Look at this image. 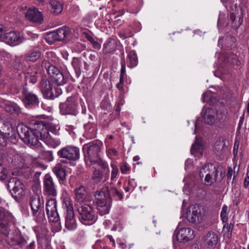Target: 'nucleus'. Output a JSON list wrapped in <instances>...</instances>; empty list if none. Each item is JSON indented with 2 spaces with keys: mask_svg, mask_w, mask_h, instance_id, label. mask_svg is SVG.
I'll return each instance as SVG.
<instances>
[{
  "mask_svg": "<svg viewBox=\"0 0 249 249\" xmlns=\"http://www.w3.org/2000/svg\"><path fill=\"white\" fill-rule=\"evenodd\" d=\"M14 68L23 71L24 77L26 82L35 84L39 78H41V71L39 67L36 65H28L27 61L23 59H16Z\"/></svg>",
  "mask_w": 249,
  "mask_h": 249,
  "instance_id": "obj_1",
  "label": "nucleus"
},
{
  "mask_svg": "<svg viewBox=\"0 0 249 249\" xmlns=\"http://www.w3.org/2000/svg\"><path fill=\"white\" fill-rule=\"evenodd\" d=\"M34 130L33 134L38 137V141L39 140L42 141L47 145L52 148H55L60 145V140L50 136L47 127L42 122L36 124Z\"/></svg>",
  "mask_w": 249,
  "mask_h": 249,
  "instance_id": "obj_2",
  "label": "nucleus"
},
{
  "mask_svg": "<svg viewBox=\"0 0 249 249\" xmlns=\"http://www.w3.org/2000/svg\"><path fill=\"white\" fill-rule=\"evenodd\" d=\"M61 115L76 116L79 113L78 98L77 95H72L67 98V100L60 103L59 105Z\"/></svg>",
  "mask_w": 249,
  "mask_h": 249,
  "instance_id": "obj_3",
  "label": "nucleus"
},
{
  "mask_svg": "<svg viewBox=\"0 0 249 249\" xmlns=\"http://www.w3.org/2000/svg\"><path fill=\"white\" fill-rule=\"evenodd\" d=\"M102 143L99 141L93 142L83 146L85 161L87 165L99 157V152Z\"/></svg>",
  "mask_w": 249,
  "mask_h": 249,
  "instance_id": "obj_4",
  "label": "nucleus"
},
{
  "mask_svg": "<svg viewBox=\"0 0 249 249\" xmlns=\"http://www.w3.org/2000/svg\"><path fill=\"white\" fill-rule=\"evenodd\" d=\"M77 211L80 221L84 225H89L96 220L94 211L91 205L87 203H81L78 206Z\"/></svg>",
  "mask_w": 249,
  "mask_h": 249,
  "instance_id": "obj_5",
  "label": "nucleus"
},
{
  "mask_svg": "<svg viewBox=\"0 0 249 249\" xmlns=\"http://www.w3.org/2000/svg\"><path fill=\"white\" fill-rule=\"evenodd\" d=\"M60 158L63 159L60 161L64 163H71L80 158V150L79 148L72 145L66 146L57 152Z\"/></svg>",
  "mask_w": 249,
  "mask_h": 249,
  "instance_id": "obj_6",
  "label": "nucleus"
},
{
  "mask_svg": "<svg viewBox=\"0 0 249 249\" xmlns=\"http://www.w3.org/2000/svg\"><path fill=\"white\" fill-rule=\"evenodd\" d=\"M96 208L101 215L108 213L110 208V199L107 198L105 192L99 190L94 194Z\"/></svg>",
  "mask_w": 249,
  "mask_h": 249,
  "instance_id": "obj_7",
  "label": "nucleus"
},
{
  "mask_svg": "<svg viewBox=\"0 0 249 249\" xmlns=\"http://www.w3.org/2000/svg\"><path fill=\"white\" fill-rule=\"evenodd\" d=\"M40 122L35 124L33 127L29 129L28 127L24 126H19L18 128V132L20 138L23 140L25 143L30 146L38 145V137L33 134L35 125Z\"/></svg>",
  "mask_w": 249,
  "mask_h": 249,
  "instance_id": "obj_8",
  "label": "nucleus"
},
{
  "mask_svg": "<svg viewBox=\"0 0 249 249\" xmlns=\"http://www.w3.org/2000/svg\"><path fill=\"white\" fill-rule=\"evenodd\" d=\"M1 234L7 237L10 231L9 223L13 222L14 217L9 210L3 207L4 205L8 206V203L1 201Z\"/></svg>",
  "mask_w": 249,
  "mask_h": 249,
  "instance_id": "obj_9",
  "label": "nucleus"
},
{
  "mask_svg": "<svg viewBox=\"0 0 249 249\" xmlns=\"http://www.w3.org/2000/svg\"><path fill=\"white\" fill-rule=\"evenodd\" d=\"M6 187L14 197L20 198L24 195V185L16 178L10 179Z\"/></svg>",
  "mask_w": 249,
  "mask_h": 249,
  "instance_id": "obj_10",
  "label": "nucleus"
},
{
  "mask_svg": "<svg viewBox=\"0 0 249 249\" xmlns=\"http://www.w3.org/2000/svg\"><path fill=\"white\" fill-rule=\"evenodd\" d=\"M35 160V159L27 153L15 154L12 159L13 166L16 168H27Z\"/></svg>",
  "mask_w": 249,
  "mask_h": 249,
  "instance_id": "obj_11",
  "label": "nucleus"
},
{
  "mask_svg": "<svg viewBox=\"0 0 249 249\" xmlns=\"http://www.w3.org/2000/svg\"><path fill=\"white\" fill-rule=\"evenodd\" d=\"M21 100L26 108H33L38 105L37 96L24 87L21 92Z\"/></svg>",
  "mask_w": 249,
  "mask_h": 249,
  "instance_id": "obj_12",
  "label": "nucleus"
},
{
  "mask_svg": "<svg viewBox=\"0 0 249 249\" xmlns=\"http://www.w3.org/2000/svg\"><path fill=\"white\" fill-rule=\"evenodd\" d=\"M38 88L41 91L44 97L47 99L53 100L58 96V94H54L52 86L46 75L41 76Z\"/></svg>",
  "mask_w": 249,
  "mask_h": 249,
  "instance_id": "obj_13",
  "label": "nucleus"
},
{
  "mask_svg": "<svg viewBox=\"0 0 249 249\" xmlns=\"http://www.w3.org/2000/svg\"><path fill=\"white\" fill-rule=\"evenodd\" d=\"M194 231L190 228H181L178 231L176 230L173 235V240L179 242H187L192 240L194 237Z\"/></svg>",
  "mask_w": 249,
  "mask_h": 249,
  "instance_id": "obj_14",
  "label": "nucleus"
},
{
  "mask_svg": "<svg viewBox=\"0 0 249 249\" xmlns=\"http://www.w3.org/2000/svg\"><path fill=\"white\" fill-rule=\"evenodd\" d=\"M13 120L10 118L7 119L3 122L2 131H1V137H2L3 146L7 144V139L13 137L15 134V128L13 125Z\"/></svg>",
  "mask_w": 249,
  "mask_h": 249,
  "instance_id": "obj_15",
  "label": "nucleus"
},
{
  "mask_svg": "<svg viewBox=\"0 0 249 249\" xmlns=\"http://www.w3.org/2000/svg\"><path fill=\"white\" fill-rule=\"evenodd\" d=\"M47 71L53 82L58 85H63L67 83V79L64 77L62 72L55 66H49Z\"/></svg>",
  "mask_w": 249,
  "mask_h": 249,
  "instance_id": "obj_16",
  "label": "nucleus"
},
{
  "mask_svg": "<svg viewBox=\"0 0 249 249\" xmlns=\"http://www.w3.org/2000/svg\"><path fill=\"white\" fill-rule=\"evenodd\" d=\"M186 217L190 222L199 223L202 219L200 207L198 205H192L188 209Z\"/></svg>",
  "mask_w": 249,
  "mask_h": 249,
  "instance_id": "obj_17",
  "label": "nucleus"
},
{
  "mask_svg": "<svg viewBox=\"0 0 249 249\" xmlns=\"http://www.w3.org/2000/svg\"><path fill=\"white\" fill-rule=\"evenodd\" d=\"M57 186L52 177L46 174L43 178V189L45 193L49 196H55L57 195Z\"/></svg>",
  "mask_w": 249,
  "mask_h": 249,
  "instance_id": "obj_18",
  "label": "nucleus"
},
{
  "mask_svg": "<svg viewBox=\"0 0 249 249\" xmlns=\"http://www.w3.org/2000/svg\"><path fill=\"white\" fill-rule=\"evenodd\" d=\"M56 206L57 203L55 199H49L46 205V211L48 219L53 222H57L59 220Z\"/></svg>",
  "mask_w": 249,
  "mask_h": 249,
  "instance_id": "obj_19",
  "label": "nucleus"
},
{
  "mask_svg": "<svg viewBox=\"0 0 249 249\" xmlns=\"http://www.w3.org/2000/svg\"><path fill=\"white\" fill-rule=\"evenodd\" d=\"M1 41L9 45L18 44L22 41V38L18 32L11 31L8 33H3L1 28Z\"/></svg>",
  "mask_w": 249,
  "mask_h": 249,
  "instance_id": "obj_20",
  "label": "nucleus"
},
{
  "mask_svg": "<svg viewBox=\"0 0 249 249\" xmlns=\"http://www.w3.org/2000/svg\"><path fill=\"white\" fill-rule=\"evenodd\" d=\"M25 16L27 20L34 23L41 24L44 20L42 13L35 7L29 8L25 13Z\"/></svg>",
  "mask_w": 249,
  "mask_h": 249,
  "instance_id": "obj_21",
  "label": "nucleus"
},
{
  "mask_svg": "<svg viewBox=\"0 0 249 249\" xmlns=\"http://www.w3.org/2000/svg\"><path fill=\"white\" fill-rule=\"evenodd\" d=\"M71 35V30L70 28L63 26L55 31L49 34V38L53 41H61L69 37Z\"/></svg>",
  "mask_w": 249,
  "mask_h": 249,
  "instance_id": "obj_22",
  "label": "nucleus"
},
{
  "mask_svg": "<svg viewBox=\"0 0 249 249\" xmlns=\"http://www.w3.org/2000/svg\"><path fill=\"white\" fill-rule=\"evenodd\" d=\"M61 161L56 164L53 169V171L58 178L60 184H66V178L67 176L66 166L64 165Z\"/></svg>",
  "mask_w": 249,
  "mask_h": 249,
  "instance_id": "obj_23",
  "label": "nucleus"
},
{
  "mask_svg": "<svg viewBox=\"0 0 249 249\" xmlns=\"http://www.w3.org/2000/svg\"><path fill=\"white\" fill-rule=\"evenodd\" d=\"M30 205L33 215L35 216L38 212L43 207V201L41 203L39 196L35 194L30 197Z\"/></svg>",
  "mask_w": 249,
  "mask_h": 249,
  "instance_id": "obj_24",
  "label": "nucleus"
},
{
  "mask_svg": "<svg viewBox=\"0 0 249 249\" xmlns=\"http://www.w3.org/2000/svg\"><path fill=\"white\" fill-rule=\"evenodd\" d=\"M218 168L216 167L209 171L205 176V184L209 186L212 185L215 181H221L223 179L222 173H220L219 178H218Z\"/></svg>",
  "mask_w": 249,
  "mask_h": 249,
  "instance_id": "obj_25",
  "label": "nucleus"
},
{
  "mask_svg": "<svg viewBox=\"0 0 249 249\" xmlns=\"http://www.w3.org/2000/svg\"><path fill=\"white\" fill-rule=\"evenodd\" d=\"M218 240V235L213 231H209L204 237V243L209 249H214Z\"/></svg>",
  "mask_w": 249,
  "mask_h": 249,
  "instance_id": "obj_26",
  "label": "nucleus"
},
{
  "mask_svg": "<svg viewBox=\"0 0 249 249\" xmlns=\"http://www.w3.org/2000/svg\"><path fill=\"white\" fill-rule=\"evenodd\" d=\"M65 226L69 230H73L76 228V222L74 211L66 212Z\"/></svg>",
  "mask_w": 249,
  "mask_h": 249,
  "instance_id": "obj_27",
  "label": "nucleus"
},
{
  "mask_svg": "<svg viewBox=\"0 0 249 249\" xmlns=\"http://www.w3.org/2000/svg\"><path fill=\"white\" fill-rule=\"evenodd\" d=\"M2 107L7 113L12 115H18L20 112V108L16 104L11 102L3 103Z\"/></svg>",
  "mask_w": 249,
  "mask_h": 249,
  "instance_id": "obj_28",
  "label": "nucleus"
},
{
  "mask_svg": "<svg viewBox=\"0 0 249 249\" xmlns=\"http://www.w3.org/2000/svg\"><path fill=\"white\" fill-rule=\"evenodd\" d=\"M230 20L233 28H237L243 21L242 13L238 11L232 12L230 14Z\"/></svg>",
  "mask_w": 249,
  "mask_h": 249,
  "instance_id": "obj_29",
  "label": "nucleus"
},
{
  "mask_svg": "<svg viewBox=\"0 0 249 249\" xmlns=\"http://www.w3.org/2000/svg\"><path fill=\"white\" fill-rule=\"evenodd\" d=\"M75 194L76 200L80 204L84 203L87 196L85 188L82 186L79 187L75 189Z\"/></svg>",
  "mask_w": 249,
  "mask_h": 249,
  "instance_id": "obj_30",
  "label": "nucleus"
},
{
  "mask_svg": "<svg viewBox=\"0 0 249 249\" xmlns=\"http://www.w3.org/2000/svg\"><path fill=\"white\" fill-rule=\"evenodd\" d=\"M116 41L112 38H108L104 43L103 50L106 53H110L114 51L116 48Z\"/></svg>",
  "mask_w": 249,
  "mask_h": 249,
  "instance_id": "obj_31",
  "label": "nucleus"
},
{
  "mask_svg": "<svg viewBox=\"0 0 249 249\" xmlns=\"http://www.w3.org/2000/svg\"><path fill=\"white\" fill-rule=\"evenodd\" d=\"M215 112L211 108H207L203 115L205 122L208 124H213L215 120Z\"/></svg>",
  "mask_w": 249,
  "mask_h": 249,
  "instance_id": "obj_32",
  "label": "nucleus"
},
{
  "mask_svg": "<svg viewBox=\"0 0 249 249\" xmlns=\"http://www.w3.org/2000/svg\"><path fill=\"white\" fill-rule=\"evenodd\" d=\"M50 5L51 12L54 14L57 15L60 13L63 10L62 4L57 0H51L50 2Z\"/></svg>",
  "mask_w": 249,
  "mask_h": 249,
  "instance_id": "obj_33",
  "label": "nucleus"
},
{
  "mask_svg": "<svg viewBox=\"0 0 249 249\" xmlns=\"http://www.w3.org/2000/svg\"><path fill=\"white\" fill-rule=\"evenodd\" d=\"M71 64L74 69L77 77H79L81 75V69L82 66L81 59L78 57H73Z\"/></svg>",
  "mask_w": 249,
  "mask_h": 249,
  "instance_id": "obj_34",
  "label": "nucleus"
},
{
  "mask_svg": "<svg viewBox=\"0 0 249 249\" xmlns=\"http://www.w3.org/2000/svg\"><path fill=\"white\" fill-rule=\"evenodd\" d=\"M97 164L99 165L103 170H104L105 171H107V174L108 175L109 172V169L108 166V164L107 162L103 160L100 157L95 160L89 163V166L90 165H95Z\"/></svg>",
  "mask_w": 249,
  "mask_h": 249,
  "instance_id": "obj_35",
  "label": "nucleus"
},
{
  "mask_svg": "<svg viewBox=\"0 0 249 249\" xmlns=\"http://www.w3.org/2000/svg\"><path fill=\"white\" fill-rule=\"evenodd\" d=\"M104 176L102 172L99 170L94 168L91 175V178L93 181L96 183H100L102 181Z\"/></svg>",
  "mask_w": 249,
  "mask_h": 249,
  "instance_id": "obj_36",
  "label": "nucleus"
},
{
  "mask_svg": "<svg viewBox=\"0 0 249 249\" xmlns=\"http://www.w3.org/2000/svg\"><path fill=\"white\" fill-rule=\"evenodd\" d=\"M62 207L66 210V212L73 211L72 200L68 197H64L62 201Z\"/></svg>",
  "mask_w": 249,
  "mask_h": 249,
  "instance_id": "obj_37",
  "label": "nucleus"
},
{
  "mask_svg": "<svg viewBox=\"0 0 249 249\" xmlns=\"http://www.w3.org/2000/svg\"><path fill=\"white\" fill-rule=\"evenodd\" d=\"M40 56V52L37 50H33L28 53L27 55V60L35 61L37 60Z\"/></svg>",
  "mask_w": 249,
  "mask_h": 249,
  "instance_id": "obj_38",
  "label": "nucleus"
},
{
  "mask_svg": "<svg viewBox=\"0 0 249 249\" xmlns=\"http://www.w3.org/2000/svg\"><path fill=\"white\" fill-rule=\"evenodd\" d=\"M109 194L116 200H121L123 198L122 192L115 187L110 189Z\"/></svg>",
  "mask_w": 249,
  "mask_h": 249,
  "instance_id": "obj_39",
  "label": "nucleus"
},
{
  "mask_svg": "<svg viewBox=\"0 0 249 249\" xmlns=\"http://www.w3.org/2000/svg\"><path fill=\"white\" fill-rule=\"evenodd\" d=\"M128 58L129 60V65L130 67H134L138 64V58L135 51L130 52L128 54Z\"/></svg>",
  "mask_w": 249,
  "mask_h": 249,
  "instance_id": "obj_40",
  "label": "nucleus"
},
{
  "mask_svg": "<svg viewBox=\"0 0 249 249\" xmlns=\"http://www.w3.org/2000/svg\"><path fill=\"white\" fill-rule=\"evenodd\" d=\"M234 227V224L232 223L225 224L223 227V232L224 235L230 238L231 236L232 231Z\"/></svg>",
  "mask_w": 249,
  "mask_h": 249,
  "instance_id": "obj_41",
  "label": "nucleus"
},
{
  "mask_svg": "<svg viewBox=\"0 0 249 249\" xmlns=\"http://www.w3.org/2000/svg\"><path fill=\"white\" fill-rule=\"evenodd\" d=\"M225 142L224 140L217 141L214 145V151L215 153L222 152L225 147Z\"/></svg>",
  "mask_w": 249,
  "mask_h": 249,
  "instance_id": "obj_42",
  "label": "nucleus"
},
{
  "mask_svg": "<svg viewBox=\"0 0 249 249\" xmlns=\"http://www.w3.org/2000/svg\"><path fill=\"white\" fill-rule=\"evenodd\" d=\"M13 151L11 149L8 150H2V152L1 151V159L3 161H9L11 159V156L13 154Z\"/></svg>",
  "mask_w": 249,
  "mask_h": 249,
  "instance_id": "obj_43",
  "label": "nucleus"
},
{
  "mask_svg": "<svg viewBox=\"0 0 249 249\" xmlns=\"http://www.w3.org/2000/svg\"><path fill=\"white\" fill-rule=\"evenodd\" d=\"M215 168V167L212 164L210 163H208L204 166H203L200 171L199 175L200 178H203L207 173L209 172V171H210L211 170Z\"/></svg>",
  "mask_w": 249,
  "mask_h": 249,
  "instance_id": "obj_44",
  "label": "nucleus"
},
{
  "mask_svg": "<svg viewBox=\"0 0 249 249\" xmlns=\"http://www.w3.org/2000/svg\"><path fill=\"white\" fill-rule=\"evenodd\" d=\"M85 37L90 42L94 49L99 50L101 48V45L97 41L95 40L88 33H85Z\"/></svg>",
  "mask_w": 249,
  "mask_h": 249,
  "instance_id": "obj_45",
  "label": "nucleus"
},
{
  "mask_svg": "<svg viewBox=\"0 0 249 249\" xmlns=\"http://www.w3.org/2000/svg\"><path fill=\"white\" fill-rule=\"evenodd\" d=\"M34 216L35 217V220L37 223H43L46 220L44 213L41 211V209Z\"/></svg>",
  "mask_w": 249,
  "mask_h": 249,
  "instance_id": "obj_46",
  "label": "nucleus"
},
{
  "mask_svg": "<svg viewBox=\"0 0 249 249\" xmlns=\"http://www.w3.org/2000/svg\"><path fill=\"white\" fill-rule=\"evenodd\" d=\"M191 153L197 152L198 153H200V154H202V148L201 145L200 144L197 143H194L192 146V148L191 149Z\"/></svg>",
  "mask_w": 249,
  "mask_h": 249,
  "instance_id": "obj_47",
  "label": "nucleus"
},
{
  "mask_svg": "<svg viewBox=\"0 0 249 249\" xmlns=\"http://www.w3.org/2000/svg\"><path fill=\"white\" fill-rule=\"evenodd\" d=\"M120 170L122 174H126L129 173L130 168L129 165L126 162H123L120 165Z\"/></svg>",
  "mask_w": 249,
  "mask_h": 249,
  "instance_id": "obj_48",
  "label": "nucleus"
},
{
  "mask_svg": "<svg viewBox=\"0 0 249 249\" xmlns=\"http://www.w3.org/2000/svg\"><path fill=\"white\" fill-rule=\"evenodd\" d=\"M111 167L112 168L111 179L113 180L116 178L119 170L117 167L114 164H111Z\"/></svg>",
  "mask_w": 249,
  "mask_h": 249,
  "instance_id": "obj_49",
  "label": "nucleus"
},
{
  "mask_svg": "<svg viewBox=\"0 0 249 249\" xmlns=\"http://www.w3.org/2000/svg\"><path fill=\"white\" fill-rule=\"evenodd\" d=\"M233 173L234 174L235 173L234 172L232 167L230 166L228 167V171L227 174V182L228 183L231 182V177Z\"/></svg>",
  "mask_w": 249,
  "mask_h": 249,
  "instance_id": "obj_50",
  "label": "nucleus"
},
{
  "mask_svg": "<svg viewBox=\"0 0 249 249\" xmlns=\"http://www.w3.org/2000/svg\"><path fill=\"white\" fill-rule=\"evenodd\" d=\"M247 177L244 179V186L245 188H248L249 186V169H247Z\"/></svg>",
  "mask_w": 249,
  "mask_h": 249,
  "instance_id": "obj_51",
  "label": "nucleus"
},
{
  "mask_svg": "<svg viewBox=\"0 0 249 249\" xmlns=\"http://www.w3.org/2000/svg\"><path fill=\"white\" fill-rule=\"evenodd\" d=\"M122 68L121 70L120 77V78L124 79V75L125 73V63L122 62L121 63Z\"/></svg>",
  "mask_w": 249,
  "mask_h": 249,
  "instance_id": "obj_52",
  "label": "nucleus"
},
{
  "mask_svg": "<svg viewBox=\"0 0 249 249\" xmlns=\"http://www.w3.org/2000/svg\"><path fill=\"white\" fill-rule=\"evenodd\" d=\"M124 84V79L120 78V82L116 85V87L120 90H121L123 89Z\"/></svg>",
  "mask_w": 249,
  "mask_h": 249,
  "instance_id": "obj_53",
  "label": "nucleus"
},
{
  "mask_svg": "<svg viewBox=\"0 0 249 249\" xmlns=\"http://www.w3.org/2000/svg\"><path fill=\"white\" fill-rule=\"evenodd\" d=\"M35 241H32L29 245H28L25 249H35Z\"/></svg>",
  "mask_w": 249,
  "mask_h": 249,
  "instance_id": "obj_54",
  "label": "nucleus"
},
{
  "mask_svg": "<svg viewBox=\"0 0 249 249\" xmlns=\"http://www.w3.org/2000/svg\"><path fill=\"white\" fill-rule=\"evenodd\" d=\"M227 211H228V207L226 205H224L222 207L221 213H222V214H223V213L224 214L227 213Z\"/></svg>",
  "mask_w": 249,
  "mask_h": 249,
  "instance_id": "obj_55",
  "label": "nucleus"
},
{
  "mask_svg": "<svg viewBox=\"0 0 249 249\" xmlns=\"http://www.w3.org/2000/svg\"><path fill=\"white\" fill-rule=\"evenodd\" d=\"M123 103H119L115 107L116 111L119 112L121 110V106H123Z\"/></svg>",
  "mask_w": 249,
  "mask_h": 249,
  "instance_id": "obj_56",
  "label": "nucleus"
},
{
  "mask_svg": "<svg viewBox=\"0 0 249 249\" xmlns=\"http://www.w3.org/2000/svg\"><path fill=\"white\" fill-rule=\"evenodd\" d=\"M221 219L223 222H225L227 221V213L222 214V213H220Z\"/></svg>",
  "mask_w": 249,
  "mask_h": 249,
  "instance_id": "obj_57",
  "label": "nucleus"
},
{
  "mask_svg": "<svg viewBox=\"0 0 249 249\" xmlns=\"http://www.w3.org/2000/svg\"><path fill=\"white\" fill-rule=\"evenodd\" d=\"M53 129L54 132H56L57 130H58L59 129V127H58L57 126H53L52 125H50V128L51 131H52V129L53 128Z\"/></svg>",
  "mask_w": 249,
  "mask_h": 249,
  "instance_id": "obj_58",
  "label": "nucleus"
},
{
  "mask_svg": "<svg viewBox=\"0 0 249 249\" xmlns=\"http://www.w3.org/2000/svg\"><path fill=\"white\" fill-rule=\"evenodd\" d=\"M79 236L81 237H85L86 236L85 232L84 231H81L79 233Z\"/></svg>",
  "mask_w": 249,
  "mask_h": 249,
  "instance_id": "obj_59",
  "label": "nucleus"
},
{
  "mask_svg": "<svg viewBox=\"0 0 249 249\" xmlns=\"http://www.w3.org/2000/svg\"><path fill=\"white\" fill-rule=\"evenodd\" d=\"M107 237L109 239L110 241L113 243V244H115V241L111 235H107Z\"/></svg>",
  "mask_w": 249,
  "mask_h": 249,
  "instance_id": "obj_60",
  "label": "nucleus"
},
{
  "mask_svg": "<svg viewBox=\"0 0 249 249\" xmlns=\"http://www.w3.org/2000/svg\"><path fill=\"white\" fill-rule=\"evenodd\" d=\"M61 90L60 89H57L55 90V93H54V94H58V96L61 93Z\"/></svg>",
  "mask_w": 249,
  "mask_h": 249,
  "instance_id": "obj_61",
  "label": "nucleus"
},
{
  "mask_svg": "<svg viewBox=\"0 0 249 249\" xmlns=\"http://www.w3.org/2000/svg\"><path fill=\"white\" fill-rule=\"evenodd\" d=\"M119 36L121 38H122L123 39H124L127 37L126 36L120 33L119 34Z\"/></svg>",
  "mask_w": 249,
  "mask_h": 249,
  "instance_id": "obj_62",
  "label": "nucleus"
},
{
  "mask_svg": "<svg viewBox=\"0 0 249 249\" xmlns=\"http://www.w3.org/2000/svg\"><path fill=\"white\" fill-rule=\"evenodd\" d=\"M133 160L134 161H138L140 160V157L138 156H136L133 157Z\"/></svg>",
  "mask_w": 249,
  "mask_h": 249,
  "instance_id": "obj_63",
  "label": "nucleus"
},
{
  "mask_svg": "<svg viewBox=\"0 0 249 249\" xmlns=\"http://www.w3.org/2000/svg\"><path fill=\"white\" fill-rule=\"evenodd\" d=\"M191 249H199L198 246L197 245L193 246L191 248Z\"/></svg>",
  "mask_w": 249,
  "mask_h": 249,
  "instance_id": "obj_64",
  "label": "nucleus"
}]
</instances>
